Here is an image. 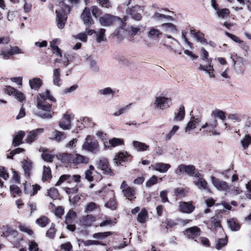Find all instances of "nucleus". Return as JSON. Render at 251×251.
Instances as JSON below:
<instances>
[{
    "mask_svg": "<svg viewBox=\"0 0 251 251\" xmlns=\"http://www.w3.org/2000/svg\"><path fill=\"white\" fill-rule=\"evenodd\" d=\"M132 105V103H129L126 105L123 106L121 108H120L118 110L114 112L112 114V115L114 117H118L120 115L123 114L128 111L130 108V106Z\"/></svg>",
    "mask_w": 251,
    "mask_h": 251,
    "instance_id": "nucleus-38",
    "label": "nucleus"
},
{
    "mask_svg": "<svg viewBox=\"0 0 251 251\" xmlns=\"http://www.w3.org/2000/svg\"><path fill=\"white\" fill-rule=\"evenodd\" d=\"M241 143L244 149L247 148L249 145L251 143V137L249 135L245 136L241 140Z\"/></svg>",
    "mask_w": 251,
    "mask_h": 251,
    "instance_id": "nucleus-56",
    "label": "nucleus"
},
{
    "mask_svg": "<svg viewBox=\"0 0 251 251\" xmlns=\"http://www.w3.org/2000/svg\"><path fill=\"white\" fill-rule=\"evenodd\" d=\"M52 82L54 85L58 87L62 84L61 70L59 68H56L53 70Z\"/></svg>",
    "mask_w": 251,
    "mask_h": 251,
    "instance_id": "nucleus-22",
    "label": "nucleus"
},
{
    "mask_svg": "<svg viewBox=\"0 0 251 251\" xmlns=\"http://www.w3.org/2000/svg\"><path fill=\"white\" fill-rule=\"evenodd\" d=\"M98 168L101 170L104 173L110 174L111 172V169L109 167L108 161L105 158L100 159L97 163Z\"/></svg>",
    "mask_w": 251,
    "mask_h": 251,
    "instance_id": "nucleus-17",
    "label": "nucleus"
},
{
    "mask_svg": "<svg viewBox=\"0 0 251 251\" xmlns=\"http://www.w3.org/2000/svg\"><path fill=\"white\" fill-rule=\"evenodd\" d=\"M97 207V204L93 202H91L87 204L84 208L85 213H89L95 210Z\"/></svg>",
    "mask_w": 251,
    "mask_h": 251,
    "instance_id": "nucleus-49",
    "label": "nucleus"
},
{
    "mask_svg": "<svg viewBox=\"0 0 251 251\" xmlns=\"http://www.w3.org/2000/svg\"><path fill=\"white\" fill-rule=\"evenodd\" d=\"M175 173L177 175L184 174L190 176L199 177L200 176L198 170L192 165L180 164L176 169Z\"/></svg>",
    "mask_w": 251,
    "mask_h": 251,
    "instance_id": "nucleus-4",
    "label": "nucleus"
},
{
    "mask_svg": "<svg viewBox=\"0 0 251 251\" xmlns=\"http://www.w3.org/2000/svg\"><path fill=\"white\" fill-rule=\"evenodd\" d=\"M51 177V171L49 167L44 166L43 179L45 180H47Z\"/></svg>",
    "mask_w": 251,
    "mask_h": 251,
    "instance_id": "nucleus-54",
    "label": "nucleus"
},
{
    "mask_svg": "<svg viewBox=\"0 0 251 251\" xmlns=\"http://www.w3.org/2000/svg\"><path fill=\"white\" fill-rule=\"evenodd\" d=\"M171 104V98L164 96H158L154 98L153 105L157 109L163 110L169 108Z\"/></svg>",
    "mask_w": 251,
    "mask_h": 251,
    "instance_id": "nucleus-6",
    "label": "nucleus"
},
{
    "mask_svg": "<svg viewBox=\"0 0 251 251\" xmlns=\"http://www.w3.org/2000/svg\"><path fill=\"white\" fill-rule=\"evenodd\" d=\"M76 214L75 212L73 210H70L66 214L65 217V223L72 224L74 220L75 219Z\"/></svg>",
    "mask_w": 251,
    "mask_h": 251,
    "instance_id": "nucleus-37",
    "label": "nucleus"
},
{
    "mask_svg": "<svg viewBox=\"0 0 251 251\" xmlns=\"http://www.w3.org/2000/svg\"><path fill=\"white\" fill-rule=\"evenodd\" d=\"M138 9L139 7L138 6L128 7L126 10V13L130 15L133 20L138 21L142 19L141 15L137 12Z\"/></svg>",
    "mask_w": 251,
    "mask_h": 251,
    "instance_id": "nucleus-15",
    "label": "nucleus"
},
{
    "mask_svg": "<svg viewBox=\"0 0 251 251\" xmlns=\"http://www.w3.org/2000/svg\"><path fill=\"white\" fill-rule=\"evenodd\" d=\"M99 21L100 25L103 26H111L115 22L118 23V25L122 29L124 28L126 25V24L121 18L110 14H104L100 17Z\"/></svg>",
    "mask_w": 251,
    "mask_h": 251,
    "instance_id": "nucleus-3",
    "label": "nucleus"
},
{
    "mask_svg": "<svg viewBox=\"0 0 251 251\" xmlns=\"http://www.w3.org/2000/svg\"><path fill=\"white\" fill-rule=\"evenodd\" d=\"M47 100L51 101H55V99L50 95V92L48 90L37 96V107L43 111L51 112V105L46 101Z\"/></svg>",
    "mask_w": 251,
    "mask_h": 251,
    "instance_id": "nucleus-2",
    "label": "nucleus"
},
{
    "mask_svg": "<svg viewBox=\"0 0 251 251\" xmlns=\"http://www.w3.org/2000/svg\"><path fill=\"white\" fill-rule=\"evenodd\" d=\"M179 209L183 213H190L194 210L195 206L192 205V202H180Z\"/></svg>",
    "mask_w": 251,
    "mask_h": 251,
    "instance_id": "nucleus-18",
    "label": "nucleus"
},
{
    "mask_svg": "<svg viewBox=\"0 0 251 251\" xmlns=\"http://www.w3.org/2000/svg\"><path fill=\"white\" fill-rule=\"evenodd\" d=\"M105 29L104 28H100L99 31H96L95 33L96 35V41L97 43H100L106 40L105 35Z\"/></svg>",
    "mask_w": 251,
    "mask_h": 251,
    "instance_id": "nucleus-36",
    "label": "nucleus"
},
{
    "mask_svg": "<svg viewBox=\"0 0 251 251\" xmlns=\"http://www.w3.org/2000/svg\"><path fill=\"white\" fill-rule=\"evenodd\" d=\"M195 38L198 42H200L202 44L207 43L206 39L204 38V34L200 31L197 32Z\"/></svg>",
    "mask_w": 251,
    "mask_h": 251,
    "instance_id": "nucleus-55",
    "label": "nucleus"
},
{
    "mask_svg": "<svg viewBox=\"0 0 251 251\" xmlns=\"http://www.w3.org/2000/svg\"><path fill=\"white\" fill-rule=\"evenodd\" d=\"M4 90L9 95H13L20 102L25 100V96L21 92L19 91L10 86H6Z\"/></svg>",
    "mask_w": 251,
    "mask_h": 251,
    "instance_id": "nucleus-8",
    "label": "nucleus"
},
{
    "mask_svg": "<svg viewBox=\"0 0 251 251\" xmlns=\"http://www.w3.org/2000/svg\"><path fill=\"white\" fill-rule=\"evenodd\" d=\"M148 217L147 211L145 209H142L138 214L137 220L141 223H144Z\"/></svg>",
    "mask_w": 251,
    "mask_h": 251,
    "instance_id": "nucleus-45",
    "label": "nucleus"
},
{
    "mask_svg": "<svg viewBox=\"0 0 251 251\" xmlns=\"http://www.w3.org/2000/svg\"><path fill=\"white\" fill-rule=\"evenodd\" d=\"M56 232V229H55V225L53 224L51 225L50 228L48 229L47 232V236L50 238H52Z\"/></svg>",
    "mask_w": 251,
    "mask_h": 251,
    "instance_id": "nucleus-62",
    "label": "nucleus"
},
{
    "mask_svg": "<svg viewBox=\"0 0 251 251\" xmlns=\"http://www.w3.org/2000/svg\"><path fill=\"white\" fill-rule=\"evenodd\" d=\"M28 246L29 251H41L39 250L38 244L33 241H29Z\"/></svg>",
    "mask_w": 251,
    "mask_h": 251,
    "instance_id": "nucleus-64",
    "label": "nucleus"
},
{
    "mask_svg": "<svg viewBox=\"0 0 251 251\" xmlns=\"http://www.w3.org/2000/svg\"><path fill=\"white\" fill-rule=\"evenodd\" d=\"M152 168L160 173H166L170 168V165L168 164H164L162 163H156L154 165H151Z\"/></svg>",
    "mask_w": 251,
    "mask_h": 251,
    "instance_id": "nucleus-30",
    "label": "nucleus"
},
{
    "mask_svg": "<svg viewBox=\"0 0 251 251\" xmlns=\"http://www.w3.org/2000/svg\"><path fill=\"white\" fill-rule=\"evenodd\" d=\"M201 230L197 226H193L187 229L184 234L189 238L194 239L196 237L200 235Z\"/></svg>",
    "mask_w": 251,
    "mask_h": 251,
    "instance_id": "nucleus-16",
    "label": "nucleus"
},
{
    "mask_svg": "<svg viewBox=\"0 0 251 251\" xmlns=\"http://www.w3.org/2000/svg\"><path fill=\"white\" fill-rule=\"evenodd\" d=\"M28 210L30 212V215H32L33 213L37 211V208L36 204L33 202H29L27 204Z\"/></svg>",
    "mask_w": 251,
    "mask_h": 251,
    "instance_id": "nucleus-63",
    "label": "nucleus"
},
{
    "mask_svg": "<svg viewBox=\"0 0 251 251\" xmlns=\"http://www.w3.org/2000/svg\"><path fill=\"white\" fill-rule=\"evenodd\" d=\"M133 146L134 149L138 151H143L149 149V146L145 143L139 141H133Z\"/></svg>",
    "mask_w": 251,
    "mask_h": 251,
    "instance_id": "nucleus-33",
    "label": "nucleus"
},
{
    "mask_svg": "<svg viewBox=\"0 0 251 251\" xmlns=\"http://www.w3.org/2000/svg\"><path fill=\"white\" fill-rule=\"evenodd\" d=\"M85 246H89L91 245H101L105 246L106 244L102 243L101 242L97 241V240H87L86 241H82L81 242Z\"/></svg>",
    "mask_w": 251,
    "mask_h": 251,
    "instance_id": "nucleus-47",
    "label": "nucleus"
},
{
    "mask_svg": "<svg viewBox=\"0 0 251 251\" xmlns=\"http://www.w3.org/2000/svg\"><path fill=\"white\" fill-rule=\"evenodd\" d=\"M29 83L31 89L36 91L38 90L39 88L42 85V80L38 77H35L30 79L29 80Z\"/></svg>",
    "mask_w": 251,
    "mask_h": 251,
    "instance_id": "nucleus-31",
    "label": "nucleus"
},
{
    "mask_svg": "<svg viewBox=\"0 0 251 251\" xmlns=\"http://www.w3.org/2000/svg\"><path fill=\"white\" fill-rule=\"evenodd\" d=\"M226 34L227 36H228V37H229L231 39H232L233 41H234V42H236V43H241V47L245 50H247V49H248V47L246 46L244 44V42L243 41H241L240 40V39L237 37L235 35H234L232 34H230L228 32H226Z\"/></svg>",
    "mask_w": 251,
    "mask_h": 251,
    "instance_id": "nucleus-39",
    "label": "nucleus"
},
{
    "mask_svg": "<svg viewBox=\"0 0 251 251\" xmlns=\"http://www.w3.org/2000/svg\"><path fill=\"white\" fill-rule=\"evenodd\" d=\"M152 18L156 21H161L162 20H170L172 17L168 15H165L158 12H155L152 15Z\"/></svg>",
    "mask_w": 251,
    "mask_h": 251,
    "instance_id": "nucleus-41",
    "label": "nucleus"
},
{
    "mask_svg": "<svg viewBox=\"0 0 251 251\" xmlns=\"http://www.w3.org/2000/svg\"><path fill=\"white\" fill-rule=\"evenodd\" d=\"M112 234V233L110 231L99 232L94 234L93 235V237L98 240H103L106 237L111 235Z\"/></svg>",
    "mask_w": 251,
    "mask_h": 251,
    "instance_id": "nucleus-42",
    "label": "nucleus"
},
{
    "mask_svg": "<svg viewBox=\"0 0 251 251\" xmlns=\"http://www.w3.org/2000/svg\"><path fill=\"white\" fill-rule=\"evenodd\" d=\"M217 121L215 118H211L209 119L208 121L204 125H203L201 128H207V131L209 133L212 134H214L215 132L214 128L217 126Z\"/></svg>",
    "mask_w": 251,
    "mask_h": 251,
    "instance_id": "nucleus-13",
    "label": "nucleus"
},
{
    "mask_svg": "<svg viewBox=\"0 0 251 251\" xmlns=\"http://www.w3.org/2000/svg\"><path fill=\"white\" fill-rule=\"evenodd\" d=\"M241 192L242 190L241 188L238 186H233L232 187H230V190H228V192H227V193H229L233 196H236L239 195Z\"/></svg>",
    "mask_w": 251,
    "mask_h": 251,
    "instance_id": "nucleus-58",
    "label": "nucleus"
},
{
    "mask_svg": "<svg viewBox=\"0 0 251 251\" xmlns=\"http://www.w3.org/2000/svg\"><path fill=\"white\" fill-rule=\"evenodd\" d=\"M163 30L166 33H175L176 31V26L172 23H164L161 25Z\"/></svg>",
    "mask_w": 251,
    "mask_h": 251,
    "instance_id": "nucleus-29",
    "label": "nucleus"
},
{
    "mask_svg": "<svg viewBox=\"0 0 251 251\" xmlns=\"http://www.w3.org/2000/svg\"><path fill=\"white\" fill-rule=\"evenodd\" d=\"M212 115H214V118H219L223 121L226 119L225 113L220 110H216L212 112Z\"/></svg>",
    "mask_w": 251,
    "mask_h": 251,
    "instance_id": "nucleus-48",
    "label": "nucleus"
},
{
    "mask_svg": "<svg viewBox=\"0 0 251 251\" xmlns=\"http://www.w3.org/2000/svg\"><path fill=\"white\" fill-rule=\"evenodd\" d=\"M228 226L233 231H237L240 229V225L234 219H231L228 222Z\"/></svg>",
    "mask_w": 251,
    "mask_h": 251,
    "instance_id": "nucleus-50",
    "label": "nucleus"
},
{
    "mask_svg": "<svg viewBox=\"0 0 251 251\" xmlns=\"http://www.w3.org/2000/svg\"><path fill=\"white\" fill-rule=\"evenodd\" d=\"M82 148L86 151L97 153L100 150L98 142L94 139V137L90 135L87 136L85 141L82 146Z\"/></svg>",
    "mask_w": 251,
    "mask_h": 251,
    "instance_id": "nucleus-5",
    "label": "nucleus"
},
{
    "mask_svg": "<svg viewBox=\"0 0 251 251\" xmlns=\"http://www.w3.org/2000/svg\"><path fill=\"white\" fill-rule=\"evenodd\" d=\"M73 155L68 153H62L57 155V157L62 163L64 164H69L72 163V158Z\"/></svg>",
    "mask_w": 251,
    "mask_h": 251,
    "instance_id": "nucleus-27",
    "label": "nucleus"
},
{
    "mask_svg": "<svg viewBox=\"0 0 251 251\" xmlns=\"http://www.w3.org/2000/svg\"><path fill=\"white\" fill-rule=\"evenodd\" d=\"M123 144V140L121 139L113 138L105 142L104 145L107 147H115Z\"/></svg>",
    "mask_w": 251,
    "mask_h": 251,
    "instance_id": "nucleus-32",
    "label": "nucleus"
},
{
    "mask_svg": "<svg viewBox=\"0 0 251 251\" xmlns=\"http://www.w3.org/2000/svg\"><path fill=\"white\" fill-rule=\"evenodd\" d=\"M99 93L100 95H105V96L111 95L113 96L114 95L115 92L110 87H107V88H105L104 89L100 90L99 91Z\"/></svg>",
    "mask_w": 251,
    "mask_h": 251,
    "instance_id": "nucleus-51",
    "label": "nucleus"
},
{
    "mask_svg": "<svg viewBox=\"0 0 251 251\" xmlns=\"http://www.w3.org/2000/svg\"><path fill=\"white\" fill-rule=\"evenodd\" d=\"M48 196L52 199H56L58 196L57 190L55 188H51L48 190Z\"/></svg>",
    "mask_w": 251,
    "mask_h": 251,
    "instance_id": "nucleus-52",
    "label": "nucleus"
},
{
    "mask_svg": "<svg viewBox=\"0 0 251 251\" xmlns=\"http://www.w3.org/2000/svg\"><path fill=\"white\" fill-rule=\"evenodd\" d=\"M72 118L71 115L65 114L59 122V126L63 130H68L71 127Z\"/></svg>",
    "mask_w": 251,
    "mask_h": 251,
    "instance_id": "nucleus-10",
    "label": "nucleus"
},
{
    "mask_svg": "<svg viewBox=\"0 0 251 251\" xmlns=\"http://www.w3.org/2000/svg\"><path fill=\"white\" fill-rule=\"evenodd\" d=\"M199 69L200 70L205 71L210 75V77H214L215 76L213 73V66L210 65H209L208 66H203L202 65H200Z\"/></svg>",
    "mask_w": 251,
    "mask_h": 251,
    "instance_id": "nucleus-40",
    "label": "nucleus"
},
{
    "mask_svg": "<svg viewBox=\"0 0 251 251\" xmlns=\"http://www.w3.org/2000/svg\"><path fill=\"white\" fill-rule=\"evenodd\" d=\"M71 176L70 175H63L61 176L57 182L56 183V185H60L61 183L65 181H70L71 180Z\"/></svg>",
    "mask_w": 251,
    "mask_h": 251,
    "instance_id": "nucleus-61",
    "label": "nucleus"
},
{
    "mask_svg": "<svg viewBox=\"0 0 251 251\" xmlns=\"http://www.w3.org/2000/svg\"><path fill=\"white\" fill-rule=\"evenodd\" d=\"M128 154L126 152H120L116 155L114 163L117 165H123L122 162L127 160Z\"/></svg>",
    "mask_w": 251,
    "mask_h": 251,
    "instance_id": "nucleus-28",
    "label": "nucleus"
},
{
    "mask_svg": "<svg viewBox=\"0 0 251 251\" xmlns=\"http://www.w3.org/2000/svg\"><path fill=\"white\" fill-rule=\"evenodd\" d=\"M86 63L90 68L93 70H96L97 69L96 62L92 57L89 56L87 57Z\"/></svg>",
    "mask_w": 251,
    "mask_h": 251,
    "instance_id": "nucleus-57",
    "label": "nucleus"
},
{
    "mask_svg": "<svg viewBox=\"0 0 251 251\" xmlns=\"http://www.w3.org/2000/svg\"><path fill=\"white\" fill-rule=\"evenodd\" d=\"M95 221V216L92 215H87L81 218L80 223L85 226H90Z\"/></svg>",
    "mask_w": 251,
    "mask_h": 251,
    "instance_id": "nucleus-26",
    "label": "nucleus"
},
{
    "mask_svg": "<svg viewBox=\"0 0 251 251\" xmlns=\"http://www.w3.org/2000/svg\"><path fill=\"white\" fill-rule=\"evenodd\" d=\"M44 131V128H39L30 131L28 134L26 139V142L29 144H31L33 141L36 140L38 137V136L42 133Z\"/></svg>",
    "mask_w": 251,
    "mask_h": 251,
    "instance_id": "nucleus-14",
    "label": "nucleus"
},
{
    "mask_svg": "<svg viewBox=\"0 0 251 251\" xmlns=\"http://www.w3.org/2000/svg\"><path fill=\"white\" fill-rule=\"evenodd\" d=\"M198 177L199 178L197 181H194L195 185H196L199 189H203L208 192H210L208 183L202 177Z\"/></svg>",
    "mask_w": 251,
    "mask_h": 251,
    "instance_id": "nucleus-25",
    "label": "nucleus"
},
{
    "mask_svg": "<svg viewBox=\"0 0 251 251\" xmlns=\"http://www.w3.org/2000/svg\"><path fill=\"white\" fill-rule=\"evenodd\" d=\"M58 1L60 8L55 10L56 14V22L57 27L60 29H62L65 26L67 20V16L70 12V7L65 3L69 2L71 3L76 4L79 0H58Z\"/></svg>",
    "mask_w": 251,
    "mask_h": 251,
    "instance_id": "nucleus-1",
    "label": "nucleus"
},
{
    "mask_svg": "<svg viewBox=\"0 0 251 251\" xmlns=\"http://www.w3.org/2000/svg\"><path fill=\"white\" fill-rule=\"evenodd\" d=\"M211 181L213 186L218 191L224 192L226 194L230 190L228 184L223 180H221L214 176L211 177Z\"/></svg>",
    "mask_w": 251,
    "mask_h": 251,
    "instance_id": "nucleus-7",
    "label": "nucleus"
},
{
    "mask_svg": "<svg viewBox=\"0 0 251 251\" xmlns=\"http://www.w3.org/2000/svg\"><path fill=\"white\" fill-rule=\"evenodd\" d=\"M89 162V158L85 156L79 154L73 155L72 158V163L74 164H87Z\"/></svg>",
    "mask_w": 251,
    "mask_h": 251,
    "instance_id": "nucleus-23",
    "label": "nucleus"
},
{
    "mask_svg": "<svg viewBox=\"0 0 251 251\" xmlns=\"http://www.w3.org/2000/svg\"><path fill=\"white\" fill-rule=\"evenodd\" d=\"M21 53H22V52L19 48L17 47H11L9 50H7L3 48L1 50L0 55L2 56L4 59H6L11 55Z\"/></svg>",
    "mask_w": 251,
    "mask_h": 251,
    "instance_id": "nucleus-12",
    "label": "nucleus"
},
{
    "mask_svg": "<svg viewBox=\"0 0 251 251\" xmlns=\"http://www.w3.org/2000/svg\"><path fill=\"white\" fill-rule=\"evenodd\" d=\"M66 137V135L64 132L54 130L51 133L50 139L57 142H60L65 139Z\"/></svg>",
    "mask_w": 251,
    "mask_h": 251,
    "instance_id": "nucleus-21",
    "label": "nucleus"
},
{
    "mask_svg": "<svg viewBox=\"0 0 251 251\" xmlns=\"http://www.w3.org/2000/svg\"><path fill=\"white\" fill-rule=\"evenodd\" d=\"M40 152H43L42 157L44 160L48 162H52L53 156L47 153V150L44 148L40 147L39 149Z\"/></svg>",
    "mask_w": 251,
    "mask_h": 251,
    "instance_id": "nucleus-34",
    "label": "nucleus"
},
{
    "mask_svg": "<svg viewBox=\"0 0 251 251\" xmlns=\"http://www.w3.org/2000/svg\"><path fill=\"white\" fill-rule=\"evenodd\" d=\"M216 13L220 18L225 19L227 18L230 14L229 10L227 8H223L216 10Z\"/></svg>",
    "mask_w": 251,
    "mask_h": 251,
    "instance_id": "nucleus-43",
    "label": "nucleus"
},
{
    "mask_svg": "<svg viewBox=\"0 0 251 251\" xmlns=\"http://www.w3.org/2000/svg\"><path fill=\"white\" fill-rule=\"evenodd\" d=\"M105 206L111 210H113L117 208V203L115 201V198L113 197L109 200V201L106 202Z\"/></svg>",
    "mask_w": 251,
    "mask_h": 251,
    "instance_id": "nucleus-53",
    "label": "nucleus"
},
{
    "mask_svg": "<svg viewBox=\"0 0 251 251\" xmlns=\"http://www.w3.org/2000/svg\"><path fill=\"white\" fill-rule=\"evenodd\" d=\"M161 31L156 27L151 26L149 28L147 37L151 40H157L161 36Z\"/></svg>",
    "mask_w": 251,
    "mask_h": 251,
    "instance_id": "nucleus-11",
    "label": "nucleus"
},
{
    "mask_svg": "<svg viewBox=\"0 0 251 251\" xmlns=\"http://www.w3.org/2000/svg\"><path fill=\"white\" fill-rule=\"evenodd\" d=\"M200 122V120L198 118L193 117L190 121L187 124L185 128V131L186 133H190L191 130L195 129Z\"/></svg>",
    "mask_w": 251,
    "mask_h": 251,
    "instance_id": "nucleus-20",
    "label": "nucleus"
},
{
    "mask_svg": "<svg viewBox=\"0 0 251 251\" xmlns=\"http://www.w3.org/2000/svg\"><path fill=\"white\" fill-rule=\"evenodd\" d=\"M50 47L51 48L52 51L54 54L60 57H62L61 50H60V49L58 48V46L54 45L52 43L51 44H50Z\"/></svg>",
    "mask_w": 251,
    "mask_h": 251,
    "instance_id": "nucleus-59",
    "label": "nucleus"
},
{
    "mask_svg": "<svg viewBox=\"0 0 251 251\" xmlns=\"http://www.w3.org/2000/svg\"><path fill=\"white\" fill-rule=\"evenodd\" d=\"M179 127L178 126H174L172 127V129L170 130L169 133L166 136V139L167 140H170L172 136L176 132V131L179 129Z\"/></svg>",
    "mask_w": 251,
    "mask_h": 251,
    "instance_id": "nucleus-60",
    "label": "nucleus"
},
{
    "mask_svg": "<svg viewBox=\"0 0 251 251\" xmlns=\"http://www.w3.org/2000/svg\"><path fill=\"white\" fill-rule=\"evenodd\" d=\"M22 166L25 172V174L27 177L31 175V171L32 170V163L30 160L27 159L22 162Z\"/></svg>",
    "mask_w": 251,
    "mask_h": 251,
    "instance_id": "nucleus-24",
    "label": "nucleus"
},
{
    "mask_svg": "<svg viewBox=\"0 0 251 251\" xmlns=\"http://www.w3.org/2000/svg\"><path fill=\"white\" fill-rule=\"evenodd\" d=\"M49 223V219L45 216H41L36 220V223L40 226L44 227Z\"/></svg>",
    "mask_w": 251,
    "mask_h": 251,
    "instance_id": "nucleus-44",
    "label": "nucleus"
},
{
    "mask_svg": "<svg viewBox=\"0 0 251 251\" xmlns=\"http://www.w3.org/2000/svg\"><path fill=\"white\" fill-rule=\"evenodd\" d=\"M123 192L125 197H126L129 201L132 200V197L135 194V191L131 187H128L125 190H123Z\"/></svg>",
    "mask_w": 251,
    "mask_h": 251,
    "instance_id": "nucleus-46",
    "label": "nucleus"
},
{
    "mask_svg": "<svg viewBox=\"0 0 251 251\" xmlns=\"http://www.w3.org/2000/svg\"><path fill=\"white\" fill-rule=\"evenodd\" d=\"M25 136V132L24 131L20 130L13 136L12 145L14 147L18 146L22 144L23 139Z\"/></svg>",
    "mask_w": 251,
    "mask_h": 251,
    "instance_id": "nucleus-19",
    "label": "nucleus"
},
{
    "mask_svg": "<svg viewBox=\"0 0 251 251\" xmlns=\"http://www.w3.org/2000/svg\"><path fill=\"white\" fill-rule=\"evenodd\" d=\"M185 117V108L183 105L180 106L178 111L175 114L174 120L176 121H182Z\"/></svg>",
    "mask_w": 251,
    "mask_h": 251,
    "instance_id": "nucleus-35",
    "label": "nucleus"
},
{
    "mask_svg": "<svg viewBox=\"0 0 251 251\" xmlns=\"http://www.w3.org/2000/svg\"><path fill=\"white\" fill-rule=\"evenodd\" d=\"M80 17L84 22V24L88 26V27L94 24V21L92 19L91 11L89 8H85Z\"/></svg>",
    "mask_w": 251,
    "mask_h": 251,
    "instance_id": "nucleus-9",
    "label": "nucleus"
}]
</instances>
